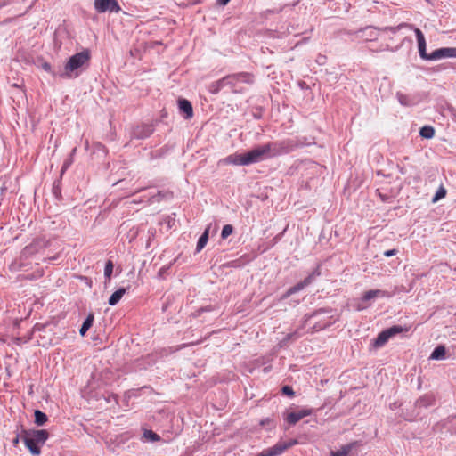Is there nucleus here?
Wrapping results in <instances>:
<instances>
[{"label": "nucleus", "mask_w": 456, "mask_h": 456, "mask_svg": "<svg viewBox=\"0 0 456 456\" xmlns=\"http://www.w3.org/2000/svg\"><path fill=\"white\" fill-rule=\"evenodd\" d=\"M298 147L296 141L290 138L269 142L258 145L247 151L248 165L256 164L268 159L289 154Z\"/></svg>", "instance_id": "f257e3e1"}, {"label": "nucleus", "mask_w": 456, "mask_h": 456, "mask_svg": "<svg viewBox=\"0 0 456 456\" xmlns=\"http://www.w3.org/2000/svg\"><path fill=\"white\" fill-rule=\"evenodd\" d=\"M91 53L88 49L77 53L68 60L63 71L59 73L61 78L70 79L77 77L86 67L88 66Z\"/></svg>", "instance_id": "f03ea898"}, {"label": "nucleus", "mask_w": 456, "mask_h": 456, "mask_svg": "<svg viewBox=\"0 0 456 456\" xmlns=\"http://www.w3.org/2000/svg\"><path fill=\"white\" fill-rule=\"evenodd\" d=\"M226 86L233 94H242L245 88L243 84L252 85L255 81L254 75L249 72H239L225 76Z\"/></svg>", "instance_id": "7ed1b4c3"}, {"label": "nucleus", "mask_w": 456, "mask_h": 456, "mask_svg": "<svg viewBox=\"0 0 456 456\" xmlns=\"http://www.w3.org/2000/svg\"><path fill=\"white\" fill-rule=\"evenodd\" d=\"M49 437V433L45 429H37L28 433L23 437V441L29 452L34 455H39L41 450L39 445H43Z\"/></svg>", "instance_id": "20e7f679"}, {"label": "nucleus", "mask_w": 456, "mask_h": 456, "mask_svg": "<svg viewBox=\"0 0 456 456\" xmlns=\"http://www.w3.org/2000/svg\"><path fill=\"white\" fill-rule=\"evenodd\" d=\"M403 331H408L407 328H403L399 325H395L390 328H387L384 330H382L378 337L373 339L371 345L374 348H380L384 346L387 342L392 337L403 332Z\"/></svg>", "instance_id": "39448f33"}, {"label": "nucleus", "mask_w": 456, "mask_h": 456, "mask_svg": "<svg viewBox=\"0 0 456 456\" xmlns=\"http://www.w3.org/2000/svg\"><path fill=\"white\" fill-rule=\"evenodd\" d=\"M297 444V441L296 439H290L289 441L280 440L273 446L263 450L258 456H280Z\"/></svg>", "instance_id": "423d86ee"}, {"label": "nucleus", "mask_w": 456, "mask_h": 456, "mask_svg": "<svg viewBox=\"0 0 456 456\" xmlns=\"http://www.w3.org/2000/svg\"><path fill=\"white\" fill-rule=\"evenodd\" d=\"M321 275L320 267L317 266L307 277H305L302 281L297 283L293 287L289 288L282 296L281 299H287L291 295L304 289L305 287L309 286L316 277Z\"/></svg>", "instance_id": "0eeeda50"}, {"label": "nucleus", "mask_w": 456, "mask_h": 456, "mask_svg": "<svg viewBox=\"0 0 456 456\" xmlns=\"http://www.w3.org/2000/svg\"><path fill=\"white\" fill-rule=\"evenodd\" d=\"M404 26L407 28L414 31L418 42V49L420 58L425 61H432L431 53H427V43L422 31L419 28H415L412 24H404Z\"/></svg>", "instance_id": "6e6552de"}, {"label": "nucleus", "mask_w": 456, "mask_h": 456, "mask_svg": "<svg viewBox=\"0 0 456 456\" xmlns=\"http://www.w3.org/2000/svg\"><path fill=\"white\" fill-rule=\"evenodd\" d=\"M94 8L98 12H118L120 11L117 0H94Z\"/></svg>", "instance_id": "1a4fd4ad"}, {"label": "nucleus", "mask_w": 456, "mask_h": 456, "mask_svg": "<svg viewBox=\"0 0 456 456\" xmlns=\"http://www.w3.org/2000/svg\"><path fill=\"white\" fill-rule=\"evenodd\" d=\"M396 98L399 103L404 107H412L421 102V97L419 94H405L402 92H397Z\"/></svg>", "instance_id": "9d476101"}, {"label": "nucleus", "mask_w": 456, "mask_h": 456, "mask_svg": "<svg viewBox=\"0 0 456 456\" xmlns=\"http://www.w3.org/2000/svg\"><path fill=\"white\" fill-rule=\"evenodd\" d=\"M220 163L234 166H249L247 153H233L220 160Z\"/></svg>", "instance_id": "9b49d317"}, {"label": "nucleus", "mask_w": 456, "mask_h": 456, "mask_svg": "<svg viewBox=\"0 0 456 456\" xmlns=\"http://www.w3.org/2000/svg\"><path fill=\"white\" fill-rule=\"evenodd\" d=\"M432 61L445 58H456V47H442L431 53Z\"/></svg>", "instance_id": "f8f14e48"}, {"label": "nucleus", "mask_w": 456, "mask_h": 456, "mask_svg": "<svg viewBox=\"0 0 456 456\" xmlns=\"http://www.w3.org/2000/svg\"><path fill=\"white\" fill-rule=\"evenodd\" d=\"M154 129L151 125L149 124H142L140 126H135L132 131V137L135 139H145L150 137Z\"/></svg>", "instance_id": "ddd939ff"}, {"label": "nucleus", "mask_w": 456, "mask_h": 456, "mask_svg": "<svg viewBox=\"0 0 456 456\" xmlns=\"http://www.w3.org/2000/svg\"><path fill=\"white\" fill-rule=\"evenodd\" d=\"M312 411L309 409H302L298 411H293L289 413L285 420L291 426L296 425L303 418L311 415Z\"/></svg>", "instance_id": "4468645a"}, {"label": "nucleus", "mask_w": 456, "mask_h": 456, "mask_svg": "<svg viewBox=\"0 0 456 456\" xmlns=\"http://www.w3.org/2000/svg\"><path fill=\"white\" fill-rule=\"evenodd\" d=\"M356 34L358 37L366 41L376 40L379 36L378 30L373 27H366L364 28L359 29Z\"/></svg>", "instance_id": "2eb2a0df"}, {"label": "nucleus", "mask_w": 456, "mask_h": 456, "mask_svg": "<svg viewBox=\"0 0 456 456\" xmlns=\"http://www.w3.org/2000/svg\"><path fill=\"white\" fill-rule=\"evenodd\" d=\"M178 107L181 113L184 114L185 118H191L193 116V109L190 101L186 99L178 100Z\"/></svg>", "instance_id": "dca6fc26"}, {"label": "nucleus", "mask_w": 456, "mask_h": 456, "mask_svg": "<svg viewBox=\"0 0 456 456\" xmlns=\"http://www.w3.org/2000/svg\"><path fill=\"white\" fill-rule=\"evenodd\" d=\"M226 83L225 77H224L221 79L212 82L208 86V90L212 94H217L223 88L227 87Z\"/></svg>", "instance_id": "f3484780"}, {"label": "nucleus", "mask_w": 456, "mask_h": 456, "mask_svg": "<svg viewBox=\"0 0 456 456\" xmlns=\"http://www.w3.org/2000/svg\"><path fill=\"white\" fill-rule=\"evenodd\" d=\"M172 197V192L168 191H159L156 194L149 197V201L151 203H156L160 202L163 200H170Z\"/></svg>", "instance_id": "a211bd4d"}, {"label": "nucleus", "mask_w": 456, "mask_h": 456, "mask_svg": "<svg viewBox=\"0 0 456 456\" xmlns=\"http://www.w3.org/2000/svg\"><path fill=\"white\" fill-rule=\"evenodd\" d=\"M209 231H210V225H208L205 229V231L203 232L201 236L199 238L198 242H197V246H196V252L201 251L204 248V247L206 246V244L208 243V236H209Z\"/></svg>", "instance_id": "6ab92c4d"}, {"label": "nucleus", "mask_w": 456, "mask_h": 456, "mask_svg": "<svg viewBox=\"0 0 456 456\" xmlns=\"http://www.w3.org/2000/svg\"><path fill=\"white\" fill-rule=\"evenodd\" d=\"M446 356V349L444 346H436L433 352L431 353L429 359L430 360H444Z\"/></svg>", "instance_id": "aec40b11"}, {"label": "nucleus", "mask_w": 456, "mask_h": 456, "mask_svg": "<svg viewBox=\"0 0 456 456\" xmlns=\"http://www.w3.org/2000/svg\"><path fill=\"white\" fill-rule=\"evenodd\" d=\"M125 293H126V289H124V288H120L118 290H116L110 297L109 301H108L109 305L111 306L116 305L119 302V300L122 298V297L125 295Z\"/></svg>", "instance_id": "412c9836"}, {"label": "nucleus", "mask_w": 456, "mask_h": 456, "mask_svg": "<svg viewBox=\"0 0 456 456\" xmlns=\"http://www.w3.org/2000/svg\"><path fill=\"white\" fill-rule=\"evenodd\" d=\"M94 320V316L93 313H90L87 317L85 319L80 330L79 333L81 336H85L87 332V330L92 327L93 322Z\"/></svg>", "instance_id": "4be33fe9"}, {"label": "nucleus", "mask_w": 456, "mask_h": 456, "mask_svg": "<svg viewBox=\"0 0 456 456\" xmlns=\"http://www.w3.org/2000/svg\"><path fill=\"white\" fill-rule=\"evenodd\" d=\"M26 267H27V264L23 261L22 257H20L19 259H15L9 265L10 271L13 272V273L20 272L22 270H27Z\"/></svg>", "instance_id": "5701e85b"}, {"label": "nucleus", "mask_w": 456, "mask_h": 456, "mask_svg": "<svg viewBox=\"0 0 456 456\" xmlns=\"http://www.w3.org/2000/svg\"><path fill=\"white\" fill-rule=\"evenodd\" d=\"M61 177L55 180L53 183L52 192L54 196L55 200H61L62 199L61 196Z\"/></svg>", "instance_id": "b1692460"}, {"label": "nucleus", "mask_w": 456, "mask_h": 456, "mask_svg": "<svg viewBox=\"0 0 456 456\" xmlns=\"http://www.w3.org/2000/svg\"><path fill=\"white\" fill-rule=\"evenodd\" d=\"M356 445V443H350L343 446L340 450L332 452L331 456H347L352 449Z\"/></svg>", "instance_id": "393cba45"}, {"label": "nucleus", "mask_w": 456, "mask_h": 456, "mask_svg": "<svg viewBox=\"0 0 456 456\" xmlns=\"http://www.w3.org/2000/svg\"><path fill=\"white\" fill-rule=\"evenodd\" d=\"M419 135L425 139H431L435 135V129L431 126H425L420 128Z\"/></svg>", "instance_id": "a878e982"}, {"label": "nucleus", "mask_w": 456, "mask_h": 456, "mask_svg": "<svg viewBox=\"0 0 456 456\" xmlns=\"http://www.w3.org/2000/svg\"><path fill=\"white\" fill-rule=\"evenodd\" d=\"M35 423L37 426H43L48 419L46 414L39 410L35 411Z\"/></svg>", "instance_id": "bb28decb"}, {"label": "nucleus", "mask_w": 456, "mask_h": 456, "mask_svg": "<svg viewBox=\"0 0 456 456\" xmlns=\"http://www.w3.org/2000/svg\"><path fill=\"white\" fill-rule=\"evenodd\" d=\"M77 149L74 148L70 153V156L65 159V161L62 164L61 170V176L66 172V170L72 165L73 163V155L76 153Z\"/></svg>", "instance_id": "cd10ccee"}, {"label": "nucleus", "mask_w": 456, "mask_h": 456, "mask_svg": "<svg viewBox=\"0 0 456 456\" xmlns=\"http://www.w3.org/2000/svg\"><path fill=\"white\" fill-rule=\"evenodd\" d=\"M143 436L151 442H157L160 440V436L152 430H145L143 432Z\"/></svg>", "instance_id": "c85d7f7f"}, {"label": "nucleus", "mask_w": 456, "mask_h": 456, "mask_svg": "<svg viewBox=\"0 0 456 456\" xmlns=\"http://www.w3.org/2000/svg\"><path fill=\"white\" fill-rule=\"evenodd\" d=\"M44 274L43 271L40 269H37L36 272H34L32 274L28 275H20L19 278L20 279H26V280H37L40 277H42Z\"/></svg>", "instance_id": "c756f323"}, {"label": "nucleus", "mask_w": 456, "mask_h": 456, "mask_svg": "<svg viewBox=\"0 0 456 456\" xmlns=\"http://www.w3.org/2000/svg\"><path fill=\"white\" fill-rule=\"evenodd\" d=\"M113 272V263L109 260L104 267V276L107 280H110L111 274Z\"/></svg>", "instance_id": "7c9ffc66"}, {"label": "nucleus", "mask_w": 456, "mask_h": 456, "mask_svg": "<svg viewBox=\"0 0 456 456\" xmlns=\"http://www.w3.org/2000/svg\"><path fill=\"white\" fill-rule=\"evenodd\" d=\"M446 195V190L441 186L436 192L435 196L432 199L433 202H436L440 200L441 199L444 198Z\"/></svg>", "instance_id": "2f4dec72"}, {"label": "nucleus", "mask_w": 456, "mask_h": 456, "mask_svg": "<svg viewBox=\"0 0 456 456\" xmlns=\"http://www.w3.org/2000/svg\"><path fill=\"white\" fill-rule=\"evenodd\" d=\"M371 291L373 293L374 298H378V297H392V294H390L389 292H387L386 290L371 289Z\"/></svg>", "instance_id": "473e14b6"}, {"label": "nucleus", "mask_w": 456, "mask_h": 456, "mask_svg": "<svg viewBox=\"0 0 456 456\" xmlns=\"http://www.w3.org/2000/svg\"><path fill=\"white\" fill-rule=\"evenodd\" d=\"M233 232V227L232 224H225L221 232L222 239H226L228 236H230Z\"/></svg>", "instance_id": "72a5a7b5"}, {"label": "nucleus", "mask_w": 456, "mask_h": 456, "mask_svg": "<svg viewBox=\"0 0 456 456\" xmlns=\"http://www.w3.org/2000/svg\"><path fill=\"white\" fill-rule=\"evenodd\" d=\"M41 67L45 71L52 74V76H53V77L59 76V73H56L52 70V66L49 62H44Z\"/></svg>", "instance_id": "f704fd0d"}, {"label": "nucleus", "mask_w": 456, "mask_h": 456, "mask_svg": "<svg viewBox=\"0 0 456 456\" xmlns=\"http://www.w3.org/2000/svg\"><path fill=\"white\" fill-rule=\"evenodd\" d=\"M371 299H375V298H374L373 293H372V291H371V289H370V290L366 291V292L362 295V299H361V300H362V303H365V302L370 301V300H371Z\"/></svg>", "instance_id": "c9c22d12"}, {"label": "nucleus", "mask_w": 456, "mask_h": 456, "mask_svg": "<svg viewBox=\"0 0 456 456\" xmlns=\"http://www.w3.org/2000/svg\"><path fill=\"white\" fill-rule=\"evenodd\" d=\"M322 313H325V311L322 310V309H320V310L314 312L312 314H305V322L307 323L312 318H314V317H315V316H317V315H319V314H321Z\"/></svg>", "instance_id": "e433bc0d"}, {"label": "nucleus", "mask_w": 456, "mask_h": 456, "mask_svg": "<svg viewBox=\"0 0 456 456\" xmlns=\"http://www.w3.org/2000/svg\"><path fill=\"white\" fill-rule=\"evenodd\" d=\"M330 324V322H317L314 325L313 329L314 330H323L324 328H326L327 326H329Z\"/></svg>", "instance_id": "4c0bfd02"}, {"label": "nucleus", "mask_w": 456, "mask_h": 456, "mask_svg": "<svg viewBox=\"0 0 456 456\" xmlns=\"http://www.w3.org/2000/svg\"><path fill=\"white\" fill-rule=\"evenodd\" d=\"M281 391H282L283 395H289V396L294 395L293 388L291 387H289V386H284L281 388Z\"/></svg>", "instance_id": "58836bf2"}, {"label": "nucleus", "mask_w": 456, "mask_h": 456, "mask_svg": "<svg viewBox=\"0 0 456 456\" xmlns=\"http://www.w3.org/2000/svg\"><path fill=\"white\" fill-rule=\"evenodd\" d=\"M448 113L452 121L456 122V109L454 107H449Z\"/></svg>", "instance_id": "ea45409f"}, {"label": "nucleus", "mask_w": 456, "mask_h": 456, "mask_svg": "<svg viewBox=\"0 0 456 456\" xmlns=\"http://www.w3.org/2000/svg\"><path fill=\"white\" fill-rule=\"evenodd\" d=\"M404 24H405V23H402V24H400V25H399V26H397V27H388V28H387L386 29H387V30L391 31L392 33H396V32H397L401 28H406V27L404 26Z\"/></svg>", "instance_id": "a19ab883"}, {"label": "nucleus", "mask_w": 456, "mask_h": 456, "mask_svg": "<svg viewBox=\"0 0 456 456\" xmlns=\"http://www.w3.org/2000/svg\"><path fill=\"white\" fill-rule=\"evenodd\" d=\"M397 249H389V250H387L384 252V256H387V257H391L393 256H395L397 254Z\"/></svg>", "instance_id": "79ce46f5"}, {"label": "nucleus", "mask_w": 456, "mask_h": 456, "mask_svg": "<svg viewBox=\"0 0 456 456\" xmlns=\"http://www.w3.org/2000/svg\"><path fill=\"white\" fill-rule=\"evenodd\" d=\"M213 307L211 305L201 307L197 311V315H200L203 312H210L212 311Z\"/></svg>", "instance_id": "37998d69"}, {"label": "nucleus", "mask_w": 456, "mask_h": 456, "mask_svg": "<svg viewBox=\"0 0 456 456\" xmlns=\"http://www.w3.org/2000/svg\"><path fill=\"white\" fill-rule=\"evenodd\" d=\"M298 337H299V335L297 334V332L289 333V334H288L286 336L285 340H290V339H293V338H297Z\"/></svg>", "instance_id": "c03bdc74"}, {"label": "nucleus", "mask_w": 456, "mask_h": 456, "mask_svg": "<svg viewBox=\"0 0 456 456\" xmlns=\"http://www.w3.org/2000/svg\"><path fill=\"white\" fill-rule=\"evenodd\" d=\"M425 401H426V398H420L419 400H418L417 403H418V405H419V406H425V407H427V406H428V404L425 403Z\"/></svg>", "instance_id": "a18cd8bd"}, {"label": "nucleus", "mask_w": 456, "mask_h": 456, "mask_svg": "<svg viewBox=\"0 0 456 456\" xmlns=\"http://www.w3.org/2000/svg\"><path fill=\"white\" fill-rule=\"evenodd\" d=\"M229 2H230V0H216V3L219 5H226Z\"/></svg>", "instance_id": "49530a36"}, {"label": "nucleus", "mask_w": 456, "mask_h": 456, "mask_svg": "<svg viewBox=\"0 0 456 456\" xmlns=\"http://www.w3.org/2000/svg\"><path fill=\"white\" fill-rule=\"evenodd\" d=\"M111 398L112 400L115 402V403H118V396L116 395H111ZM107 401L110 403L111 400H110V396L107 399Z\"/></svg>", "instance_id": "de8ad7c7"}, {"label": "nucleus", "mask_w": 456, "mask_h": 456, "mask_svg": "<svg viewBox=\"0 0 456 456\" xmlns=\"http://www.w3.org/2000/svg\"><path fill=\"white\" fill-rule=\"evenodd\" d=\"M33 246L32 244L27 246L24 249V251L32 252Z\"/></svg>", "instance_id": "09e8293b"}, {"label": "nucleus", "mask_w": 456, "mask_h": 456, "mask_svg": "<svg viewBox=\"0 0 456 456\" xmlns=\"http://www.w3.org/2000/svg\"><path fill=\"white\" fill-rule=\"evenodd\" d=\"M19 443V436H17L14 439H13V444H17Z\"/></svg>", "instance_id": "8fccbe9b"}, {"label": "nucleus", "mask_w": 456, "mask_h": 456, "mask_svg": "<svg viewBox=\"0 0 456 456\" xmlns=\"http://www.w3.org/2000/svg\"><path fill=\"white\" fill-rule=\"evenodd\" d=\"M367 306H368V305H359V306L357 307V309H358V310H362V309L366 308Z\"/></svg>", "instance_id": "3c124183"}]
</instances>
